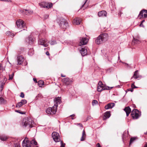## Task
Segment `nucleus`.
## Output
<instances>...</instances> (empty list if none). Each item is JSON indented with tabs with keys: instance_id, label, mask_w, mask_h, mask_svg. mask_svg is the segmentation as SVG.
<instances>
[{
	"instance_id": "f257e3e1",
	"label": "nucleus",
	"mask_w": 147,
	"mask_h": 147,
	"mask_svg": "<svg viewBox=\"0 0 147 147\" xmlns=\"http://www.w3.org/2000/svg\"><path fill=\"white\" fill-rule=\"evenodd\" d=\"M108 39V35L107 33L101 34L96 39L95 42L96 44L99 45L104 43Z\"/></svg>"
},
{
	"instance_id": "f03ea898",
	"label": "nucleus",
	"mask_w": 147,
	"mask_h": 147,
	"mask_svg": "<svg viewBox=\"0 0 147 147\" xmlns=\"http://www.w3.org/2000/svg\"><path fill=\"white\" fill-rule=\"evenodd\" d=\"M37 145V143L35 139H33L29 140L27 139V138H25L22 142L23 147H33L32 146Z\"/></svg>"
},
{
	"instance_id": "7ed1b4c3",
	"label": "nucleus",
	"mask_w": 147,
	"mask_h": 147,
	"mask_svg": "<svg viewBox=\"0 0 147 147\" xmlns=\"http://www.w3.org/2000/svg\"><path fill=\"white\" fill-rule=\"evenodd\" d=\"M33 123V121L30 117H26L23 119L22 125L24 127H27L31 128L33 127L32 124Z\"/></svg>"
},
{
	"instance_id": "20e7f679",
	"label": "nucleus",
	"mask_w": 147,
	"mask_h": 147,
	"mask_svg": "<svg viewBox=\"0 0 147 147\" xmlns=\"http://www.w3.org/2000/svg\"><path fill=\"white\" fill-rule=\"evenodd\" d=\"M101 81H99L98 83L97 90L98 92H101L103 90H109L111 89L113 87L109 86H104Z\"/></svg>"
},
{
	"instance_id": "39448f33",
	"label": "nucleus",
	"mask_w": 147,
	"mask_h": 147,
	"mask_svg": "<svg viewBox=\"0 0 147 147\" xmlns=\"http://www.w3.org/2000/svg\"><path fill=\"white\" fill-rule=\"evenodd\" d=\"M139 113V112L137 109H134L131 112V115L133 119H137L140 116Z\"/></svg>"
},
{
	"instance_id": "423d86ee",
	"label": "nucleus",
	"mask_w": 147,
	"mask_h": 147,
	"mask_svg": "<svg viewBox=\"0 0 147 147\" xmlns=\"http://www.w3.org/2000/svg\"><path fill=\"white\" fill-rule=\"evenodd\" d=\"M39 4L41 7L49 9L52 7L53 4L52 3L42 2L39 3Z\"/></svg>"
},
{
	"instance_id": "0eeeda50",
	"label": "nucleus",
	"mask_w": 147,
	"mask_h": 147,
	"mask_svg": "<svg viewBox=\"0 0 147 147\" xmlns=\"http://www.w3.org/2000/svg\"><path fill=\"white\" fill-rule=\"evenodd\" d=\"M16 24L18 28H24L26 27L24 22L22 20L19 19L17 20Z\"/></svg>"
},
{
	"instance_id": "6e6552de",
	"label": "nucleus",
	"mask_w": 147,
	"mask_h": 147,
	"mask_svg": "<svg viewBox=\"0 0 147 147\" xmlns=\"http://www.w3.org/2000/svg\"><path fill=\"white\" fill-rule=\"evenodd\" d=\"M59 26L60 27L63 29H66L68 27V23L65 19H63L60 21Z\"/></svg>"
},
{
	"instance_id": "1a4fd4ad",
	"label": "nucleus",
	"mask_w": 147,
	"mask_h": 147,
	"mask_svg": "<svg viewBox=\"0 0 147 147\" xmlns=\"http://www.w3.org/2000/svg\"><path fill=\"white\" fill-rule=\"evenodd\" d=\"M52 136L53 139L55 142H58L60 141V138L59 134L56 132L52 133Z\"/></svg>"
},
{
	"instance_id": "9d476101",
	"label": "nucleus",
	"mask_w": 147,
	"mask_h": 147,
	"mask_svg": "<svg viewBox=\"0 0 147 147\" xmlns=\"http://www.w3.org/2000/svg\"><path fill=\"white\" fill-rule=\"evenodd\" d=\"M138 17L139 19L147 18V10L143 9L141 11L138 15Z\"/></svg>"
},
{
	"instance_id": "9b49d317",
	"label": "nucleus",
	"mask_w": 147,
	"mask_h": 147,
	"mask_svg": "<svg viewBox=\"0 0 147 147\" xmlns=\"http://www.w3.org/2000/svg\"><path fill=\"white\" fill-rule=\"evenodd\" d=\"M38 43L44 46L45 47H47L48 45L49 42L46 39L42 38L38 40Z\"/></svg>"
},
{
	"instance_id": "f8f14e48",
	"label": "nucleus",
	"mask_w": 147,
	"mask_h": 147,
	"mask_svg": "<svg viewBox=\"0 0 147 147\" xmlns=\"http://www.w3.org/2000/svg\"><path fill=\"white\" fill-rule=\"evenodd\" d=\"M56 111L57 109L54 108L53 106L52 107L48 108L46 110L47 113L51 115L55 114Z\"/></svg>"
},
{
	"instance_id": "ddd939ff",
	"label": "nucleus",
	"mask_w": 147,
	"mask_h": 147,
	"mask_svg": "<svg viewBox=\"0 0 147 147\" xmlns=\"http://www.w3.org/2000/svg\"><path fill=\"white\" fill-rule=\"evenodd\" d=\"M20 13L22 14H26L29 15L33 13V11L32 10H27L25 9H21L20 11Z\"/></svg>"
},
{
	"instance_id": "4468645a",
	"label": "nucleus",
	"mask_w": 147,
	"mask_h": 147,
	"mask_svg": "<svg viewBox=\"0 0 147 147\" xmlns=\"http://www.w3.org/2000/svg\"><path fill=\"white\" fill-rule=\"evenodd\" d=\"M54 105L53 106V107L57 109V107L58 104H59L61 103V100L60 98L58 97L54 99Z\"/></svg>"
},
{
	"instance_id": "2eb2a0df",
	"label": "nucleus",
	"mask_w": 147,
	"mask_h": 147,
	"mask_svg": "<svg viewBox=\"0 0 147 147\" xmlns=\"http://www.w3.org/2000/svg\"><path fill=\"white\" fill-rule=\"evenodd\" d=\"M88 39L86 38H80V45L81 46L86 44L88 42Z\"/></svg>"
},
{
	"instance_id": "dca6fc26",
	"label": "nucleus",
	"mask_w": 147,
	"mask_h": 147,
	"mask_svg": "<svg viewBox=\"0 0 147 147\" xmlns=\"http://www.w3.org/2000/svg\"><path fill=\"white\" fill-rule=\"evenodd\" d=\"M24 58L23 56L21 55H18L17 57V61L18 65H20L22 64L24 61Z\"/></svg>"
},
{
	"instance_id": "f3484780",
	"label": "nucleus",
	"mask_w": 147,
	"mask_h": 147,
	"mask_svg": "<svg viewBox=\"0 0 147 147\" xmlns=\"http://www.w3.org/2000/svg\"><path fill=\"white\" fill-rule=\"evenodd\" d=\"M82 20L81 18H77L74 19L73 22V23L75 24L78 25L80 24V23L81 22Z\"/></svg>"
},
{
	"instance_id": "a211bd4d",
	"label": "nucleus",
	"mask_w": 147,
	"mask_h": 147,
	"mask_svg": "<svg viewBox=\"0 0 147 147\" xmlns=\"http://www.w3.org/2000/svg\"><path fill=\"white\" fill-rule=\"evenodd\" d=\"M34 40L33 39V36L32 35L26 38V41L29 44H32Z\"/></svg>"
},
{
	"instance_id": "6ab92c4d",
	"label": "nucleus",
	"mask_w": 147,
	"mask_h": 147,
	"mask_svg": "<svg viewBox=\"0 0 147 147\" xmlns=\"http://www.w3.org/2000/svg\"><path fill=\"white\" fill-rule=\"evenodd\" d=\"M80 52L82 56L86 55L87 54V50L86 48L85 47H82L81 50H80Z\"/></svg>"
},
{
	"instance_id": "aec40b11",
	"label": "nucleus",
	"mask_w": 147,
	"mask_h": 147,
	"mask_svg": "<svg viewBox=\"0 0 147 147\" xmlns=\"http://www.w3.org/2000/svg\"><path fill=\"white\" fill-rule=\"evenodd\" d=\"M107 12L104 10L101 11L98 13V15L99 17H106L107 16Z\"/></svg>"
},
{
	"instance_id": "412c9836",
	"label": "nucleus",
	"mask_w": 147,
	"mask_h": 147,
	"mask_svg": "<svg viewBox=\"0 0 147 147\" xmlns=\"http://www.w3.org/2000/svg\"><path fill=\"white\" fill-rule=\"evenodd\" d=\"M115 104L114 103H110L108 104L105 106V108L106 109L113 108L115 106Z\"/></svg>"
},
{
	"instance_id": "4be33fe9",
	"label": "nucleus",
	"mask_w": 147,
	"mask_h": 147,
	"mask_svg": "<svg viewBox=\"0 0 147 147\" xmlns=\"http://www.w3.org/2000/svg\"><path fill=\"white\" fill-rule=\"evenodd\" d=\"M111 116L110 111H107L105 113L103 117L104 120L109 118Z\"/></svg>"
},
{
	"instance_id": "5701e85b",
	"label": "nucleus",
	"mask_w": 147,
	"mask_h": 147,
	"mask_svg": "<svg viewBox=\"0 0 147 147\" xmlns=\"http://www.w3.org/2000/svg\"><path fill=\"white\" fill-rule=\"evenodd\" d=\"M124 111L126 112L127 116H128L131 112V109L128 106L124 108Z\"/></svg>"
},
{
	"instance_id": "b1692460",
	"label": "nucleus",
	"mask_w": 147,
	"mask_h": 147,
	"mask_svg": "<svg viewBox=\"0 0 147 147\" xmlns=\"http://www.w3.org/2000/svg\"><path fill=\"white\" fill-rule=\"evenodd\" d=\"M8 137L4 135H0V140L2 141H6L8 139Z\"/></svg>"
},
{
	"instance_id": "393cba45",
	"label": "nucleus",
	"mask_w": 147,
	"mask_h": 147,
	"mask_svg": "<svg viewBox=\"0 0 147 147\" xmlns=\"http://www.w3.org/2000/svg\"><path fill=\"white\" fill-rule=\"evenodd\" d=\"M6 34L7 36H9L11 37L12 38L15 35V34L9 31H8L6 32Z\"/></svg>"
},
{
	"instance_id": "a878e982",
	"label": "nucleus",
	"mask_w": 147,
	"mask_h": 147,
	"mask_svg": "<svg viewBox=\"0 0 147 147\" xmlns=\"http://www.w3.org/2000/svg\"><path fill=\"white\" fill-rule=\"evenodd\" d=\"M86 136V135L85 134V131L84 130L82 132V136L81 139V141H84L85 139Z\"/></svg>"
},
{
	"instance_id": "bb28decb",
	"label": "nucleus",
	"mask_w": 147,
	"mask_h": 147,
	"mask_svg": "<svg viewBox=\"0 0 147 147\" xmlns=\"http://www.w3.org/2000/svg\"><path fill=\"white\" fill-rule=\"evenodd\" d=\"M128 135V131H125L122 135V139L124 140L125 139L126 137Z\"/></svg>"
},
{
	"instance_id": "cd10ccee",
	"label": "nucleus",
	"mask_w": 147,
	"mask_h": 147,
	"mask_svg": "<svg viewBox=\"0 0 147 147\" xmlns=\"http://www.w3.org/2000/svg\"><path fill=\"white\" fill-rule=\"evenodd\" d=\"M140 42V41L134 38L132 41V44H133L134 43V45H135L136 44H139Z\"/></svg>"
},
{
	"instance_id": "c85d7f7f",
	"label": "nucleus",
	"mask_w": 147,
	"mask_h": 147,
	"mask_svg": "<svg viewBox=\"0 0 147 147\" xmlns=\"http://www.w3.org/2000/svg\"><path fill=\"white\" fill-rule=\"evenodd\" d=\"M69 79L68 78H64L62 79V81L66 84H68Z\"/></svg>"
},
{
	"instance_id": "c756f323",
	"label": "nucleus",
	"mask_w": 147,
	"mask_h": 147,
	"mask_svg": "<svg viewBox=\"0 0 147 147\" xmlns=\"http://www.w3.org/2000/svg\"><path fill=\"white\" fill-rule=\"evenodd\" d=\"M138 70H136L134 73V77L135 79H137L139 78V76H138Z\"/></svg>"
},
{
	"instance_id": "7c9ffc66",
	"label": "nucleus",
	"mask_w": 147,
	"mask_h": 147,
	"mask_svg": "<svg viewBox=\"0 0 147 147\" xmlns=\"http://www.w3.org/2000/svg\"><path fill=\"white\" fill-rule=\"evenodd\" d=\"M38 84L39 87H41L44 85V82L42 80H40L38 82Z\"/></svg>"
},
{
	"instance_id": "2f4dec72",
	"label": "nucleus",
	"mask_w": 147,
	"mask_h": 147,
	"mask_svg": "<svg viewBox=\"0 0 147 147\" xmlns=\"http://www.w3.org/2000/svg\"><path fill=\"white\" fill-rule=\"evenodd\" d=\"M28 54L32 56L34 54V51L33 48L30 49L28 51Z\"/></svg>"
},
{
	"instance_id": "473e14b6",
	"label": "nucleus",
	"mask_w": 147,
	"mask_h": 147,
	"mask_svg": "<svg viewBox=\"0 0 147 147\" xmlns=\"http://www.w3.org/2000/svg\"><path fill=\"white\" fill-rule=\"evenodd\" d=\"M23 105L22 103V102H18L16 105V107L17 108H20V107H22Z\"/></svg>"
},
{
	"instance_id": "72a5a7b5",
	"label": "nucleus",
	"mask_w": 147,
	"mask_h": 147,
	"mask_svg": "<svg viewBox=\"0 0 147 147\" xmlns=\"http://www.w3.org/2000/svg\"><path fill=\"white\" fill-rule=\"evenodd\" d=\"M5 103L4 99L1 97H0V104H2Z\"/></svg>"
},
{
	"instance_id": "f704fd0d",
	"label": "nucleus",
	"mask_w": 147,
	"mask_h": 147,
	"mask_svg": "<svg viewBox=\"0 0 147 147\" xmlns=\"http://www.w3.org/2000/svg\"><path fill=\"white\" fill-rule=\"evenodd\" d=\"M136 140V138H131L130 140L129 144H131L133 142Z\"/></svg>"
},
{
	"instance_id": "c9c22d12",
	"label": "nucleus",
	"mask_w": 147,
	"mask_h": 147,
	"mask_svg": "<svg viewBox=\"0 0 147 147\" xmlns=\"http://www.w3.org/2000/svg\"><path fill=\"white\" fill-rule=\"evenodd\" d=\"M14 75V73H13L12 74L9 75V80H12Z\"/></svg>"
},
{
	"instance_id": "e433bc0d",
	"label": "nucleus",
	"mask_w": 147,
	"mask_h": 147,
	"mask_svg": "<svg viewBox=\"0 0 147 147\" xmlns=\"http://www.w3.org/2000/svg\"><path fill=\"white\" fill-rule=\"evenodd\" d=\"M50 44L51 45H54L55 44H56V40H55L53 39V40H52L51 42H50Z\"/></svg>"
},
{
	"instance_id": "4c0bfd02",
	"label": "nucleus",
	"mask_w": 147,
	"mask_h": 147,
	"mask_svg": "<svg viewBox=\"0 0 147 147\" xmlns=\"http://www.w3.org/2000/svg\"><path fill=\"white\" fill-rule=\"evenodd\" d=\"M20 102H22V103L23 105H24L26 103L27 101L25 99H23Z\"/></svg>"
},
{
	"instance_id": "58836bf2",
	"label": "nucleus",
	"mask_w": 147,
	"mask_h": 147,
	"mask_svg": "<svg viewBox=\"0 0 147 147\" xmlns=\"http://www.w3.org/2000/svg\"><path fill=\"white\" fill-rule=\"evenodd\" d=\"M61 146L60 147H65V144L63 143V142L62 141H61Z\"/></svg>"
},
{
	"instance_id": "ea45409f",
	"label": "nucleus",
	"mask_w": 147,
	"mask_h": 147,
	"mask_svg": "<svg viewBox=\"0 0 147 147\" xmlns=\"http://www.w3.org/2000/svg\"><path fill=\"white\" fill-rule=\"evenodd\" d=\"M98 101L96 100H93L92 101V104L93 105L96 104L98 103Z\"/></svg>"
},
{
	"instance_id": "a19ab883",
	"label": "nucleus",
	"mask_w": 147,
	"mask_h": 147,
	"mask_svg": "<svg viewBox=\"0 0 147 147\" xmlns=\"http://www.w3.org/2000/svg\"><path fill=\"white\" fill-rule=\"evenodd\" d=\"M15 147H21L20 144L18 143H16L14 144Z\"/></svg>"
},
{
	"instance_id": "79ce46f5",
	"label": "nucleus",
	"mask_w": 147,
	"mask_h": 147,
	"mask_svg": "<svg viewBox=\"0 0 147 147\" xmlns=\"http://www.w3.org/2000/svg\"><path fill=\"white\" fill-rule=\"evenodd\" d=\"M131 87L132 88H137V87L135 86L134 83L132 84L131 85Z\"/></svg>"
},
{
	"instance_id": "37998d69",
	"label": "nucleus",
	"mask_w": 147,
	"mask_h": 147,
	"mask_svg": "<svg viewBox=\"0 0 147 147\" xmlns=\"http://www.w3.org/2000/svg\"><path fill=\"white\" fill-rule=\"evenodd\" d=\"M16 112H18V113H20V114H24L25 113L23 112H21V111H20L19 110H16Z\"/></svg>"
},
{
	"instance_id": "c03bdc74",
	"label": "nucleus",
	"mask_w": 147,
	"mask_h": 147,
	"mask_svg": "<svg viewBox=\"0 0 147 147\" xmlns=\"http://www.w3.org/2000/svg\"><path fill=\"white\" fill-rule=\"evenodd\" d=\"M20 96L22 98L24 97V95L23 92H21L20 95Z\"/></svg>"
},
{
	"instance_id": "a18cd8bd",
	"label": "nucleus",
	"mask_w": 147,
	"mask_h": 147,
	"mask_svg": "<svg viewBox=\"0 0 147 147\" xmlns=\"http://www.w3.org/2000/svg\"><path fill=\"white\" fill-rule=\"evenodd\" d=\"M88 0H85V2L84 3V4L82 5L81 8L83 7L84 6V5H85V4L86 3V4H87V3H86V2Z\"/></svg>"
},
{
	"instance_id": "49530a36",
	"label": "nucleus",
	"mask_w": 147,
	"mask_h": 147,
	"mask_svg": "<svg viewBox=\"0 0 147 147\" xmlns=\"http://www.w3.org/2000/svg\"><path fill=\"white\" fill-rule=\"evenodd\" d=\"M0 1H3L8 2H9L10 1V0H0Z\"/></svg>"
},
{
	"instance_id": "de8ad7c7",
	"label": "nucleus",
	"mask_w": 147,
	"mask_h": 147,
	"mask_svg": "<svg viewBox=\"0 0 147 147\" xmlns=\"http://www.w3.org/2000/svg\"><path fill=\"white\" fill-rule=\"evenodd\" d=\"M33 80L35 83H36L37 82V81L36 79V78H33Z\"/></svg>"
},
{
	"instance_id": "09e8293b",
	"label": "nucleus",
	"mask_w": 147,
	"mask_h": 147,
	"mask_svg": "<svg viewBox=\"0 0 147 147\" xmlns=\"http://www.w3.org/2000/svg\"><path fill=\"white\" fill-rule=\"evenodd\" d=\"M49 17V16L47 15H46L45 16V19H47Z\"/></svg>"
},
{
	"instance_id": "8fccbe9b",
	"label": "nucleus",
	"mask_w": 147,
	"mask_h": 147,
	"mask_svg": "<svg viewBox=\"0 0 147 147\" xmlns=\"http://www.w3.org/2000/svg\"><path fill=\"white\" fill-rule=\"evenodd\" d=\"M97 147H101L100 144L99 143H98L96 144Z\"/></svg>"
},
{
	"instance_id": "3c124183",
	"label": "nucleus",
	"mask_w": 147,
	"mask_h": 147,
	"mask_svg": "<svg viewBox=\"0 0 147 147\" xmlns=\"http://www.w3.org/2000/svg\"><path fill=\"white\" fill-rule=\"evenodd\" d=\"M143 23L141 22V23L140 24V26H141V27H144V26L143 25Z\"/></svg>"
},
{
	"instance_id": "603ef678",
	"label": "nucleus",
	"mask_w": 147,
	"mask_h": 147,
	"mask_svg": "<svg viewBox=\"0 0 147 147\" xmlns=\"http://www.w3.org/2000/svg\"><path fill=\"white\" fill-rule=\"evenodd\" d=\"M75 116V115H74V114H73V115H71L70 116H71V117H72V119H74V118H73V117H74Z\"/></svg>"
},
{
	"instance_id": "864d4df0",
	"label": "nucleus",
	"mask_w": 147,
	"mask_h": 147,
	"mask_svg": "<svg viewBox=\"0 0 147 147\" xmlns=\"http://www.w3.org/2000/svg\"><path fill=\"white\" fill-rule=\"evenodd\" d=\"M128 91H130L131 92H132L133 91V88H132L131 89H129L128 90Z\"/></svg>"
},
{
	"instance_id": "5fc2aeb1",
	"label": "nucleus",
	"mask_w": 147,
	"mask_h": 147,
	"mask_svg": "<svg viewBox=\"0 0 147 147\" xmlns=\"http://www.w3.org/2000/svg\"><path fill=\"white\" fill-rule=\"evenodd\" d=\"M77 125H80V127H83L82 125L81 124V123H78Z\"/></svg>"
},
{
	"instance_id": "6e6d98bb",
	"label": "nucleus",
	"mask_w": 147,
	"mask_h": 147,
	"mask_svg": "<svg viewBox=\"0 0 147 147\" xmlns=\"http://www.w3.org/2000/svg\"><path fill=\"white\" fill-rule=\"evenodd\" d=\"M46 54L47 55H49V52L48 51H47L46 53Z\"/></svg>"
},
{
	"instance_id": "4d7b16f0",
	"label": "nucleus",
	"mask_w": 147,
	"mask_h": 147,
	"mask_svg": "<svg viewBox=\"0 0 147 147\" xmlns=\"http://www.w3.org/2000/svg\"><path fill=\"white\" fill-rule=\"evenodd\" d=\"M144 147H147V143H146L144 145Z\"/></svg>"
},
{
	"instance_id": "13d9d810",
	"label": "nucleus",
	"mask_w": 147,
	"mask_h": 147,
	"mask_svg": "<svg viewBox=\"0 0 147 147\" xmlns=\"http://www.w3.org/2000/svg\"><path fill=\"white\" fill-rule=\"evenodd\" d=\"M61 76L62 77H65L66 76L65 75H63L62 74H61Z\"/></svg>"
},
{
	"instance_id": "bf43d9fd",
	"label": "nucleus",
	"mask_w": 147,
	"mask_h": 147,
	"mask_svg": "<svg viewBox=\"0 0 147 147\" xmlns=\"http://www.w3.org/2000/svg\"><path fill=\"white\" fill-rule=\"evenodd\" d=\"M144 22H145V20H143L141 22L143 23Z\"/></svg>"
},
{
	"instance_id": "052dcab7",
	"label": "nucleus",
	"mask_w": 147,
	"mask_h": 147,
	"mask_svg": "<svg viewBox=\"0 0 147 147\" xmlns=\"http://www.w3.org/2000/svg\"><path fill=\"white\" fill-rule=\"evenodd\" d=\"M144 134H147V131H146V133H144Z\"/></svg>"
}]
</instances>
